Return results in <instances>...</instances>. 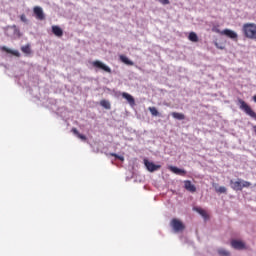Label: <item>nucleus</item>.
Here are the masks:
<instances>
[{
	"instance_id": "nucleus-20",
	"label": "nucleus",
	"mask_w": 256,
	"mask_h": 256,
	"mask_svg": "<svg viewBox=\"0 0 256 256\" xmlns=\"http://www.w3.org/2000/svg\"><path fill=\"white\" fill-rule=\"evenodd\" d=\"M100 105L104 107V109H111V103L107 100H101Z\"/></svg>"
},
{
	"instance_id": "nucleus-4",
	"label": "nucleus",
	"mask_w": 256,
	"mask_h": 256,
	"mask_svg": "<svg viewBox=\"0 0 256 256\" xmlns=\"http://www.w3.org/2000/svg\"><path fill=\"white\" fill-rule=\"evenodd\" d=\"M144 165L150 173H153L155 171H159V169H161V165H156V164H154L153 162H150L147 159H144Z\"/></svg>"
},
{
	"instance_id": "nucleus-30",
	"label": "nucleus",
	"mask_w": 256,
	"mask_h": 256,
	"mask_svg": "<svg viewBox=\"0 0 256 256\" xmlns=\"http://www.w3.org/2000/svg\"><path fill=\"white\" fill-rule=\"evenodd\" d=\"M215 45H216V47H217L218 49H223V47H219V44H218V43H216Z\"/></svg>"
},
{
	"instance_id": "nucleus-10",
	"label": "nucleus",
	"mask_w": 256,
	"mask_h": 256,
	"mask_svg": "<svg viewBox=\"0 0 256 256\" xmlns=\"http://www.w3.org/2000/svg\"><path fill=\"white\" fill-rule=\"evenodd\" d=\"M184 187L186 191H190V193H195V191H197V188L195 187V185H193V183H191L190 180L184 181Z\"/></svg>"
},
{
	"instance_id": "nucleus-14",
	"label": "nucleus",
	"mask_w": 256,
	"mask_h": 256,
	"mask_svg": "<svg viewBox=\"0 0 256 256\" xmlns=\"http://www.w3.org/2000/svg\"><path fill=\"white\" fill-rule=\"evenodd\" d=\"M1 49H2V51H5V53H10L11 55H14L15 57H20L21 56L19 51L11 50V49L7 48L6 46H3Z\"/></svg>"
},
{
	"instance_id": "nucleus-8",
	"label": "nucleus",
	"mask_w": 256,
	"mask_h": 256,
	"mask_svg": "<svg viewBox=\"0 0 256 256\" xmlns=\"http://www.w3.org/2000/svg\"><path fill=\"white\" fill-rule=\"evenodd\" d=\"M230 185H231V188L234 191H243V186H242V180L241 179H239L237 181L231 180Z\"/></svg>"
},
{
	"instance_id": "nucleus-22",
	"label": "nucleus",
	"mask_w": 256,
	"mask_h": 256,
	"mask_svg": "<svg viewBox=\"0 0 256 256\" xmlns=\"http://www.w3.org/2000/svg\"><path fill=\"white\" fill-rule=\"evenodd\" d=\"M149 111L154 117H157L159 115V111H157V108L155 107H149Z\"/></svg>"
},
{
	"instance_id": "nucleus-18",
	"label": "nucleus",
	"mask_w": 256,
	"mask_h": 256,
	"mask_svg": "<svg viewBox=\"0 0 256 256\" xmlns=\"http://www.w3.org/2000/svg\"><path fill=\"white\" fill-rule=\"evenodd\" d=\"M189 41H192V43H197L199 41V37L197 36V33L190 32L188 36Z\"/></svg>"
},
{
	"instance_id": "nucleus-3",
	"label": "nucleus",
	"mask_w": 256,
	"mask_h": 256,
	"mask_svg": "<svg viewBox=\"0 0 256 256\" xmlns=\"http://www.w3.org/2000/svg\"><path fill=\"white\" fill-rule=\"evenodd\" d=\"M170 225L176 233H179V231L185 230V224H183V222H181V220L177 218H173L170 222Z\"/></svg>"
},
{
	"instance_id": "nucleus-17",
	"label": "nucleus",
	"mask_w": 256,
	"mask_h": 256,
	"mask_svg": "<svg viewBox=\"0 0 256 256\" xmlns=\"http://www.w3.org/2000/svg\"><path fill=\"white\" fill-rule=\"evenodd\" d=\"M171 115L174 119H177L178 121H183V119H185V114L183 113L172 112Z\"/></svg>"
},
{
	"instance_id": "nucleus-31",
	"label": "nucleus",
	"mask_w": 256,
	"mask_h": 256,
	"mask_svg": "<svg viewBox=\"0 0 256 256\" xmlns=\"http://www.w3.org/2000/svg\"><path fill=\"white\" fill-rule=\"evenodd\" d=\"M253 101L256 103V95L253 96Z\"/></svg>"
},
{
	"instance_id": "nucleus-26",
	"label": "nucleus",
	"mask_w": 256,
	"mask_h": 256,
	"mask_svg": "<svg viewBox=\"0 0 256 256\" xmlns=\"http://www.w3.org/2000/svg\"><path fill=\"white\" fill-rule=\"evenodd\" d=\"M216 191L217 193H227V188L225 186H220Z\"/></svg>"
},
{
	"instance_id": "nucleus-19",
	"label": "nucleus",
	"mask_w": 256,
	"mask_h": 256,
	"mask_svg": "<svg viewBox=\"0 0 256 256\" xmlns=\"http://www.w3.org/2000/svg\"><path fill=\"white\" fill-rule=\"evenodd\" d=\"M21 51H22V53H25L26 55H31V46L29 44L22 46Z\"/></svg>"
},
{
	"instance_id": "nucleus-9",
	"label": "nucleus",
	"mask_w": 256,
	"mask_h": 256,
	"mask_svg": "<svg viewBox=\"0 0 256 256\" xmlns=\"http://www.w3.org/2000/svg\"><path fill=\"white\" fill-rule=\"evenodd\" d=\"M231 246L233 247V249H238L239 251L245 249V243L240 240H232Z\"/></svg>"
},
{
	"instance_id": "nucleus-11",
	"label": "nucleus",
	"mask_w": 256,
	"mask_h": 256,
	"mask_svg": "<svg viewBox=\"0 0 256 256\" xmlns=\"http://www.w3.org/2000/svg\"><path fill=\"white\" fill-rule=\"evenodd\" d=\"M169 169L172 171V173H175V175H182L183 177L187 175V171H185L184 169H180L175 166H170Z\"/></svg>"
},
{
	"instance_id": "nucleus-5",
	"label": "nucleus",
	"mask_w": 256,
	"mask_h": 256,
	"mask_svg": "<svg viewBox=\"0 0 256 256\" xmlns=\"http://www.w3.org/2000/svg\"><path fill=\"white\" fill-rule=\"evenodd\" d=\"M92 65L97 69H102V71H105L106 73H111V68L99 60L94 61Z\"/></svg>"
},
{
	"instance_id": "nucleus-27",
	"label": "nucleus",
	"mask_w": 256,
	"mask_h": 256,
	"mask_svg": "<svg viewBox=\"0 0 256 256\" xmlns=\"http://www.w3.org/2000/svg\"><path fill=\"white\" fill-rule=\"evenodd\" d=\"M244 187H246V188L251 187V183L248 182V181L242 180V189H243Z\"/></svg>"
},
{
	"instance_id": "nucleus-21",
	"label": "nucleus",
	"mask_w": 256,
	"mask_h": 256,
	"mask_svg": "<svg viewBox=\"0 0 256 256\" xmlns=\"http://www.w3.org/2000/svg\"><path fill=\"white\" fill-rule=\"evenodd\" d=\"M197 213H199V215H201L202 217H204V219H207L208 215H207V211L201 209V208H196Z\"/></svg>"
},
{
	"instance_id": "nucleus-24",
	"label": "nucleus",
	"mask_w": 256,
	"mask_h": 256,
	"mask_svg": "<svg viewBox=\"0 0 256 256\" xmlns=\"http://www.w3.org/2000/svg\"><path fill=\"white\" fill-rule=\"evenodd\" d=\"M218 253H219V255H222V256H229L230 255L229 251H227L223 248L219 249Z\"/></svg>"
},
{
	"instance_id": "nucleus-12",
	"label": "nucleus",
	"mask_w": 256,
	"mask_h": 256,
	"mask_svg": "<svg viewBox=\"0 0 256 256\" xmlns=\"http://www.w3.org/2000/svg\"><path fill=\"white\" fill-rule=\"evenodd\" d=\"M122 97L128 101L129 105H135V98H133L131 94L123 92Z\"/></svg>"
},
{
	"instance_id": "nucleus-25",
	"label": "nucleus",
	"mask_w": 256,
	"mask_h": 256,
	"mask_svg": "<svg viewBox=\"0 0 256 256\" xmlns=\"http://www.w3.org/2000/svg\"><path fill=\"white\" fill-rule=\"evenodd\" d=\"M212 31L213 33H218L219 35H223V31L219 30V26H213Z\"/></svg>"
},
{
	"instance_id": "nucleus-28",
	"label": "nucleus",
	"mask_w": 256,
	"mask_h": 256,
	"mask_svg": "<svg viewBox=\"0 0 256 256\" xmlns=\"http://www.w3.org/2000/svg\"><path fill=\"white\" fill-rule=\"evenodd\" d=\"M20 20L23 22V23H27V16H25V14H22L20 16Z\"/></svg>"
},
{
	"instance_id": "nucleus-2",
	"label": "nucleus",
	"mask_w": 256,
	"mask_h": 256,
	"mask_svg": "<svg viewBox=\"0 0 256 256\" xmlns=\"http://www.w3.org/2000/svg\"><path fill=\"white\" fill-rule=\"evenodd\" d=\"M238 105L239 109L243 111L246 115H248V117H251V119L256 120V112L254 111L253 108H251V106H249V104H247V102H245V100L239 98Z\"/></svg>"
},
{
	"instance_id": "nucleus-23",
	"label": "nucleus",
	"mask_w": 256,
	"mask_h": 256,
	"mask_svg": "<svg viewBox=\"0 0 256 256\" xmlns=\"http://www.w3.org/2000/svg\"><path fill=\"white\" fill-rule=\"evenodd\" d=\"M109 155L110 157H115V159H119V161H125V157L119 156L118 154L110 153Z\"/></svg>"
},
{
	"instance_id": "nucleus-29",
	"label": "nucleus",
	"mask_w": 256,
	"mask_h": 256,
	"mask_svg": "<svg viewBox=\"0 0 256 256\" xmlns=\"http://www.w3.org/2000/svg\"><path fill=\"white\" fill-rule=\"evenodd\" d=\"M161 5H169V0H158Z\"/></svg>"
},
{
	"instance_id": "nucleus-6",
	"label": "nucleus",
	"mask_w": 256,
	"mask_h": 256,
	"mask_svg": "<svg viewBox=\"0 0 256 256\" xmlns=\"http://www.w3.org/2000/svg\"><path fill=\"white\" fill-rule=\"evenodd\" d=\"M34 15L36 16V19L39 21H43L45 19V14L43 13V8L39 6L34 7Z\"/></svg>"
},
{
	"instance_id": "nucleus-13",
	"label": "nucleus",
	"mask_w": 256,
	"mask_h": 256,
	"mask_svg": "<svg viewBox=\"0 0 256 256\" xmlns=\"http://www.w3.org/2000/svg\"><path fill=\"white\" fill-rule=\"evenodd\" d=\"M52 33L56 37H63V29H61L59 26H52Z\"/></svg>"
},
{
	"instance_id": "nucleus-7",
	"label": "nucleus",
	"mask_w": 256,
	"mask_h": 256,
	"mask_svg": "<svg viewBox=\"0 0 256 256\" xmlns=\"http://www.w3.org/2000/svg\"><path fill=\"white\" fill-rule=\"evenodd\" d=\"M222 35L229 37V39H233V41H237V38H238V35L236 34V32L230 29H224L222 31Z\"/></svg>"
},
{
	"instance_id": "nucleus-16",
	"label": "nucleus",
	"mask_w": 256,
	"mask_h": 256,
	"mask_svg": "<svg viewBox=\"0 0 256 256\" xmlns=\"http://www.w3.org/2000/svg\"><path fill=\"white\" fill-rule=\"evenodd\" d=\"M71 132L74 133V135H76L78 139H81L82 141H87V136L79 133V130H77V128H72Z\"/></svg>"
},
{
	"instance_id": "nucleus-15",
	"label": "nucleus",
	"mask_w": 256,
	"mask_h": 256,
	"mask_svg": "<svg viewBox=\"0 0 256 256\" xmlns=\"http://www.w3.org/2000/svg\"><path fill=\"white\" fill-rule=\"evenodd\" d=\"M120 61L122 63H124L125 65H130L131 67L133 65H135V63L133 61L129 60V58L125 55H120Z\"/></svg>"
},
{
	"instance_id": "nucleus-1",
	"label": "nucleus",
	"mask_w": 256,
	"mask_h": 256,
	"mask_svg": "<svg viewBox=\"0 0 256 256\" xmlns=\"http://www.w3.org/2000/svg\"><path fill=\"white\" fill-rule=\"evenodd\" d=\"M242 31L244 33V36L247 39H252L253 41H256V24L255 23L243 24Z\"/></svg>"
}]
</instances>
